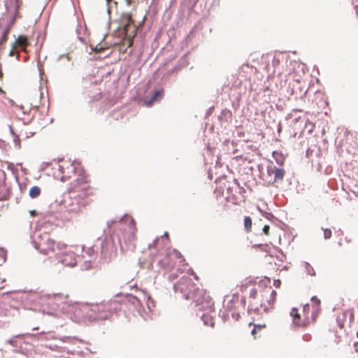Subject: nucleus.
Listing matches in <instances>:
<instances>
[{"instance_id": "f257e3e1", "label": "nucleus", "mask_w": 358, "mask_h": 358, "mask_svg": "<svg viewBox=\"0 0 358 358\" xmlns=\"http://www.w3.org/2000/svg\"><path fill=\"white\" fill-rule=\"evenodd\" d=\"M54 177L62 182L73 179L67 187L71 196L66 201V207L71 213H79L82 208L89 205L91 197L96 194V189L90 182V176L80 164L70 160H61L54 171Z\"/></svg>"}, {"instance_id": "f03ea898", "label": "nucleus", "mask_w": 358, "mask_h": 358, "mask_svg": "<svg viewBox=\"0 0 358 358\" xmlns=\"http://www.w3.org/2000/svg\"><path fill=\"white\" fill-rule=\"evenodd\" d=\"M175 288L180 290L186 299H191L198 310L212 312L214 310V301L206 290L199 289L189 278H182Z\"/></svg>"}, {"instance_id": "7ed1b4c3", "label": "nucleus", "mask_w": 358, "mask_h": 358, "mask_svg": "<svg viewBox=\"0 0 358 358\" xmlns=\"http://www.w3.org/2000/svg\"><path fill=\"white\" fill-rule=\"evenodd\" d=\"M320 300L316 296L311 299V304H306L300 310L293 308L290 312L293 324L299 327H306L315 322L320 312Z\"/></svg>"}, {"instance_id": "20e7f679", "label": "nucleus", "mask_w": 358, "mask_h": 358, "mask_svg": "<svg viewBox=\"0 0 358 358\" xmlns=\"http://www.w3.org/2000/svg\"><path fill=\"white\" fill-rule=\"evenodd\" d=\"M41 253L43 255L54 254L65 250L67 245L62 242H56L49 234H45L39 236V241L36 243V247Z\"/></svg>"}, {"instance_id": "39448f33", "label": "nucleus", "mask_w": 358, "mask_h": 358, "mask_svg": "<svg viewBox=\"0 0 358 358\" xmlns=\"http://www.w3.org/2000/svg\"><path fill=\"white\" fill-rule=\"evenodd\" d=\"M90 313L89 316L94 320H106L113 313V303L110 301H101L99 303L87 304Z\"/></svg>"}, {"instance_id": "423d86ee", "label": "nucleus", "mask_w": 358, "mask_h": 358, "mask_svg": "<svg viewBox=\"0 0 358 358\" xmlns=\"http://www.w3.org/2000/svg\"><path fill=\"white\" fill-rule=\"evenodd\" d=\"M118 30L124 38L129 41V45H131L132 40L136 34L137 28L130 13H124L121 15Z\"/></svg>"}, {"instance_id": "0eeeda50", "label": "nucleus", "mask_w": 358, "mask_h": 358, "mask_svg": "<svg viewBox=\"0 0 358 358\" xmlns=\"http://www.w3.org/2000/svg\"><path fill=\"white\" fill-rule=\"evenodd\" d=\"M276 292L271 287H265L259 291V311L267 312L273 308L276 299Z\"/></svg>"}, {"instance_id": "6e6552de", "label": "nucleus", "mask_w": 358, "mask_h": 358, "mask_svg": "<svg viewBox=\"0 0 358 358\" xmlns=\"http://www.w3.org/2000/svg\"><path fill=\"white\" fill-rule=\"evenodd\" d=\"M101 256L108 261H111L115 258L117 255V247L115 245L112 237H106L101 243Z\"/></svg>"}, {"instance_id": "1a4fd4ad", "label": "nucleus", "mask_w": 358, "mask_h": 358, "mask_svg": "<svg viewBox=\"0 0 358 358\" xmlns=\"http://www.w3.org/2000/svg\"><path fill=\"white\" fill-rule=\"evenodd\" d=\"M56 257L59 262L64 266L73 267L76 265V254L68 249V247L62 251H58V252L56 253Z\"/></svg>"}, {"instance_id": "9d476101", "label": "nucleus", "mask_w": 358, "mask_h": 358, "mask_svg": "<svg viewBox=\"0 0 358 358\" xmlns=\"http://www.w3.org/2000/svg\"><path fill=\"white\" fill-rule=\"evenodd\" d=\"M176 260L181 263L185 259L179 251L173 250L166 255L162 262L167 268H172L176 263Z\"/></svg>"}, {"instance_id": "9b49d317", "label": "nucleus", "mask_w": 358, "mask_h": 358, "mask_svg": "<svg viewBox=\"0 0 358 358\" xmlns=\"http://www.w3.org/2000/svg\"><path fill=\"white\" fill-rule=\"evenodd\" d=\"M220 189H226V195H229L233 192L240 193V187L236 181H227L220 182Z\"/></svg>"}, {"instance_id": "f8f14e48", "label": "nucleus", "mask_w": 358, "mask_h": 358, "mask_svg": "<svg viewBox=\"0 0 358 358\" xmlns=\"http://www.w3.org/2000/svg\"><path fill=\"white\" fill-rule=\"evenodd\" d=\"M249 298L250 299L249 302V309L254 310L255 312L259 311V299L260 298L259 292L256 289H251Z\"/></svg>"}, {"instance_id": "ddd939ff", "label": "nucleus", "mask_w": 358, "mask_h": 358, "mask_svg": "<svg viewBox=\"0 0 358 358\" xmlns=\"http://www.w3.org/2000/svg\"><path fill=\"white\" fill-rule=\"evenodd\" d=\"M6 181V174L5 171H0V200H5L8 197V189Z\"/></svg>"}, {"instance_id": "4468645a", "label": "nucleus", "mask_w": 358, "mask_h": 358, "mask_svg": "<svg viewBox=\"0 0 358 358\" xmlns=\"http://www.w3.org/2000/svg\"><path fill=\"white\" fill-rule=\"evenodd\" d=\"M275 164L273 162H270L266 166V171L262 172V178L264 180V183L268 185H273V179L272 176L274 172Z\"/></svg>"}, {"instance_id": "2eb2a0df", "label": "nucleus", "mask_w": 358, "mask_h": 358, "mask_svg": "<svg viewBox=\"0 0 358 358\" xmlns=\"http://www.w3.org/2000/svg\"><path fill=\"white\" fill-rule=\"evenodd\" d=\"M29 45L28 38L20 35L15 42L14 48H20L22 51L27 52V48Z\"/></svg>"}, {"instance_id": "dca6fc26", "label": "nucleus", "mask_w": 358, "mask_h": 358, "mask_svg": "<svg viewBox=\"0 0 358 358\" xmlns=\"http://www.w3.org/2000/svg\"><path fill=\"white\" fill-rule=\"evenodd\" d=\"M274 172L272 176L273 179V185L278 184L279 182H281L283 180L285 171L284 169L280 167H277L275 165Z\"/></svg>"}, {"instance_id": "f3484780", "label": "nucleus", "mask_w": 358, "mask_h": 358, "mask_svg": "<svg viewBox=\"0 0 358 358\" xmlns=\"http://www.w3.org/2000/svg\"><path fill=\"white\" fill-rule=\"evenodd\" d=\"M226 199L233 204L239 205L243 201V196L241 194V189L240 188V193L233 192L229 195H226Z\"/></svg>"}, {"instance_id": "a211bd4d", "label": "nucleus", "mask_w": 358, "mask_h": 358, "mask_svg": "<svg viewBox=\"0 0 358 358\" xmlns=\"http://www.w3.org/2000/svg\"><path fill=\"white\" fill-rule=\"evenodd\" d=\"M163 96V91L162 90H157L152 95L151 99L146 102V105L148 106H150L155 101H159Z\"/></svg>"}, {"instance_id": "6ab92c4d", "label": "nucleus", "mask_w": 358, "mask_h": 358, "mask_svg": "<svg viewBox=\"0 0 358 358\" xmlns=\"http://www.w3.org/2000/svg\"><path fill=\"white\" fill-rule=\"evenodd\" d=\"M41 188L38 186H34L29 189V195L31 199L37 198L41 194Z\"/></svg>"}, {"instance_id": "aec40b11", "label": "nucleus", "mask_w": 358, "mask_h": 358, "mask_svg": "<svg viewBox=\"0 0 358 358\" xmlns=\"http://www.w3.org/2000/svg\"><path fill=\"white\" fill-rule=\"evenodd\" d=\"M252 219L248 217L245 216L244 217V228L246 232H250L252 231Z\"/></svg>"}, {"instance_id": "412c9836", "label": "nucleus", "mask_w": 358, "mask_h": 358, "mask_svg": "<svg viewBox=\"0 0 358 358\" xmlns=\"http://www.w3.org/2000/svg\"><path fill=\"white\" fill-rule=\"evenodd\" d=\"M129 230H130L129 235V239L134 241L135 239V232L136 231V227L134 224V222L132 219L130 220V224H129Z\"/></svg>"}, {"instance_id": "4be33fe9", "label": "nucleus", "mask_w": 358, "mask_h": 358, "mask_svg": "<svg viewBox=\"0 0 358 358\" xmlns=\"http://www.w3.org/2000/svg\"><path fill=\"white\" fill-rule=\"evenodd\" d=\"M266 327L265 324L262 325H254V327L251 331L252 335L254 336V338H257V332L259 331H261L262 329H264Z\"/></svg>"}, {"instance_id": "5701e85b", "label": "nucleus", "mask_w": 358, "mask_h": 358, "mask_svg": "<svg viewBox=\"0 0 358 358\" xmlns=\"http://www.w3.org/2000/svg\"><path fill=\"white\" fill-rule=\"evenodd\" d=\"M344 313L349 315V323H352L354 322L355 315H354V311L352 309L347 310Z\"/></svg>"}, {"instance_id": "b1692460", "label": "nucleus", "mask_w": 358, "mask_h": 358, "mask_svg": "<svg viewBox=\"0 0 358 358\" xmlns=\"http://www.w3.org/2000/svg\"><path fill=\"white\" fill-rule=\"evenodd\" d=\"M5 165L6 166V168L8 170H10L11 172L14 173L16 170L14 164L11 162H6Z\"/></svg>"}, {"instance_id": "393cba45", "label": "nucleus", "mask_w": 358, "mask_h": 358, "mask_svg": "<svg viewBox=\"0 0 358 358\" xmlns=\"http://www.w3.org/2000/svg\"><path fill=\"white\" fill-rule=\"evenodd\" d=\"M331 236V231L329 229H324V237L325 239H329Z\"/></svg>"}, {"instance_id": "a878e982", "label": "nucleus", "mask_w": 358, "mask_h": 358, "mask_svg": "<svg viewBox=\"0 0 358 358\" xmlns=\"http://www.w3.org/2000/svg\"><path fill=\"white\" fill-rule=\"evenodd\" d=\"M269 229L270 227L268 225H264V227H263L264 234L268 236L269 234Z\"/></svg>"}, {"instance_id": "bb28decb", "label": "nucleus", "mask_w": 358, "mask_h": 358, "mask_svg": "<svg viewBox=\"0 0 358 358\" xmlns=\"http://www.w3.org/2000/svg\"><path fill=\"white\" fill-rule=\"evenodd\" d=\"M280 284H281V282L280 280H275L273 281V285L276 287V288H279L280 286Z\"/></svg>"}, {"instance_id": "cd10ccee", "label": "nucleus", "mask_w": 358, "mask_h": 358, "mask_svg": "<svg viewBox=\"0 0 358 358\" xmlns=\"http://www.w3.org/2000/svg\"><path fill=\"white\" fill-rule=\"evenodd\" d=\"M3 76V70H2V64H0V80H2Z\"/></svg>"}, {"instance_id": "c85d7f7f", "label": "nucleus", "mask_w": 358, "mask_h": 358, "mask_svg": "<svg viewBox=\"0 0 358 358\" xmlns=\"http://www.w3.org/2000/svg\"><path fill=\"white\" fill-rule=\"evenodd\" d=\"M353 347H354L355 351L358 353V342H355L354 343Z\"/></svg>"}, {"instance_id": "c756f323", "label": "nucleus", "mask_w": 358, "mask_h": 358, "mask_svg": "<svg viewBox=\"0 0 358 358\" xmlns=\"http://www.w3.org/2000/svg\"><path fill=\"white\" fill-rule=\"evenodd\" d=\"M15 48L13 47V49L10 50V52L9 53L10 56H13L14 55V54H15Z\"/></svg>"}, {"instance_id": "7c9ffc66", "label": "nucleus", "mask_w": 358, "mask_h": 358, "mask_svg": "<svg viewBox=\"0 0 358 358\" xmlns=\"http://www.w3.org/2000/svg\"><path fill=\"white\" fill-rule=\"evenodd\" d=\"M119 242H120V249H121V250H122V251H123V250H124V248H123V247H122V243H121V238H120H120H119Z\"/></svg>"}, {"instance_id": "2f4dec72", "label": "nucleus", "mask_w": 358, "mask_h": 358, "mask_svg": "<svg viewBox=\"0 0 358 358\" xmlns=\"http://www.w3.org/2000/svg\"><path fill=\"white\" fill-rule=\"evenodd\" d=\"M258 247H259V248H261L262 250H265V248H263V247H267V245H258Z\"/></svg>"}, {"instance_id": "473e14b6", "label": "nucleus", "mask_w": 358, "mask_h": 358, "mask_svg": "<svg viewBox=\"0 0 358 358\" xmlns=\"http://www.w3.org/2000/svg\"><path fill=\"white\" fill-rule=\"evenodd\" d=\"M300 120H301V117L294 119V122H298V121H300Z\"/></svg>"}, {"instance_id": "72a5a7b5", "label": "nucleus", "mask_w": 358, "mask_h": 358, "mask_svg": "<svg viewBox=\"0 0 358 358\" xmlns=\"http://www.w3.org/2000/svg\"><path fill=\"white\" fill-rule=\"evenodd\" d=\"M357 9V14L358 15V6L356 7Z\"/></svg>"}, {"instance_id": "f704fd0d", "label": "nucleus", "mask_w": 358, "mask_h": 358, "mask_svg": "<svg viewBox=\"0 0 358 358\" xmlns=\"http://www.w3.org/2000/svg\"><path fill=\"white\" fill-rule=\"evenodd\" d=\"M357 336H358V331L357 332Z\"/></svg>"}]
</instances>
